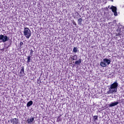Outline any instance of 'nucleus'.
Listing matches in <instances>:
<instances>
[{
	"mask_svg": "<svg viewBox=\"0 0 124 124\" xmlns=\"http://www.w3.org/2000/svg\"><path fill=\"white\" fill-rule=\"evenodd\" d=\"M118 82H114L113 83L109 85L108 88V91L107 92V94H114L117 93L118 91Z\"/></svg>",
	"mask_w": 124,
	"mask_h": 124,
	"instance_id": "f257e3e1",
	"label": "nucleus"
},
{
	"mask_svg": "<svg viewBox=\"0 0 124 124\" xmlns=\"http://www.w3.org/2000/svg\"><path fill=\"white\" fill-rule=\"evenodd\" d=\"M23 34L24 36L26 37V38L29 39V38H30L31 35V30H30L29 28L26 27L24 29Z\"/></svg>",
	"mask_w": 124,
	"mask_h": 124,
	"instance_id": "f03ea898",
	"label": "nucleus"
},
{
	"mask_svg": "<svg viewBox=\"0 0 124 124\" xmlns=\"http://www.w3.org/2000/svg\"><path fill=\"white\" fill-rule=\"evenodd\" d=\"M111 62V61L107 58L104 59L103 61L100 63V65L102 67H106L107 65H109Z\"/></svg>",
	"mask_w": 124,
	"mask_h": 124,
	"instance_id": "7ed1b4c3",
	"label": "nucleus"
},
{
	"mask_svg": "<svg viewBox=\"0 0 124 124\" xmlns=\"http://www.w3.org/2000/svg\"><path fill=\"white\" fill-rule=\"evenodd\" d=\"M9 38L7 37V36H4L2 34L0 35V40H2V42H6V41H8Z\"/></svg>",
	"mask_w": 124,
	"mask_h": 124,
	"instance_id": "20e7f679",
	"label": "nucleus"
},
{
	"mask_svg": "<svg viewBox=\"0 0 124 124\" xmlns=\"http://www.w3.org/2000/svg\"><path fill=\"white\" fill-rule=\"evenodd\" d=\"M110 9H111L112 12L114 13V16H118V13H117V7L114 6H111Z\"/></svg>",
	"mask_w": 124,
	"mask_h": 124,
	"instance_id": "39448f33",
	"label": "nucleus"
},
{
	"mask_svg": "<svg viewBox=\"0 0 124 124\" xmlns=\"http://www.w3.org/2000/svg\"><path fill=\"white\" fill-rule=\"evenodd\" d=\"M11 121L13 124H21L18 118H13L11 120Z\"/></svg>",
	"mask_w": 124,
	"mask_h": 124,
	"instance_id": "423d86ee",
	"label": "nucleus"
},
{
	"mask_svg": "<svg viewBox=\"0 0 124 124\" xmlns=\"http://www.w3.org/2000/svg\"><path fill=\"white\" fill-rule=\"evenodd\" d=\"M117 31L118 32V33L116 34V36H119V35H120V37H124V32H122V31H120L119 29L117 30Z\"/></svg>",
	"mask_w": 124,
	"mask_h": 124,
	"instance_id": "0eeeda50",
	"label": "nucleus"
},
{
	"mask_svg": "<svg viewBox=\"0 0 124 124\" xmlns=\"http://www.w3.org/2000/svg\"><path fill=\"white\" fill-rule=\"evenodd\" d=\"M27 122L28 124H34V117L31 118L30 119H27Z\"/></svg>",
	"mask_w": 124,
	"mask_h": 124,
	"instance_id": "6e6552de",
	"label": "nucleus"
},
{
	"mask_svg": "<svg viewBox=\"0 0 124 124\" xmlns=\"http://www.w3.org/2000/svg\"><path fill=\"white\" fill-rule=\"evenodd\" d=\"M119 104V102H116L114 103H112L111 104H109V107H113L114 106H116V105H118Z\"/></svg>",
	"mask_w": 124,
	"mask_h": 124,
	"instance_id": "1a4fd4ad",
	"label": "nucleus"
},
{
	"mask_svg": "<svg viewBox=\"0 0 124 124\" xmlns=\"http://www.w3.org/2000/svg\"><path fill=\"white\" fill-rule=\"evenodd\" d=\"M33 103V102H32V101H29L27 104V107H30V106H31V105H32Z\"/></svg>",
	"mask_w": 124,
	"mask_h": 124,
	"instance_id": "9d476101",
	"label": "nucleus"
},
{
	"mask_svg": "<svg viewBox=\"0 0 124 124\" xmlns=\"http://www.w3.org/2000/svg\"><path fill=\"white\" fill-rule=\"evenodd\" d=\"M20 74H25V68L24 66L21 67V70L20 72Z\"/></svg>",
	"mask_w": 124,
	"mask_h": 124,
	"instance_id": "9b49d317",
	"label": "nucleus"
},
{
	"mask_svg": "<svg viewBox=\"0 0 124 124\" xmlns=\"http://www.w3.org/2000/svg\"><path fill=\"white\" fill-rule=\"evenodd\" d=\"M77 58H78V57H77V55H76L73 56L71 58V59H72L73 61H76L77 60Z\"/></svg>",
	"mask_w": 124,
	"mask_h": 124,
	"instance_id": "f8f14e48",
	"label": "nucleus"
},
{
	"mask_svg": "<svg viewBox=\"0 0 124 124\" xmlns=\"http://www.w3.org/2000/svg\"><path fill=\"white\" fill-rule=\"evenodd\" d=\"M81 59H79V60H78L75 62V64L79 65L80 64V63H81Z\"/></svg>",
	"mask_w": 124,
	"mask_h": 124,
	"instance_id": "ddd939ff",
	"label": "nucleus"
},
{
	"mask_svg": "<svg viewBox=\"0 0 124 124\" xmlns=\"http://www.w3.org/2000/svg\"><path fill=\"white\" fill-rule=\"evenodd\" d=\"M82 18H79L78 19V25H82Z\"/></svg>",
	"mask_w": 124,
	"mask_h": 124,
	"instance_id": "4468645a",
	"label": "nucleus"
},
{
	"mask_svg": "<svg viewBox=\"0 0 124 124\" xmlns=\"http://www.w3.org/2000/svg\"><path fill=\"white\" fill-rule=\"evenodd\" d=\"M77 51H78V49L77 47H74L73 49V52H74V53H77Z\"/></svg>",
	"mask_w": 124,
	"mask_h": 124,
	"instance_id": "2eb2a0df",
	"label": "nucleus"
},
{
	"mask_svg": "<svg viewBox=\"0 0 124 124\" xmlns=\"http://www.w3.org/2000/svg\"><path fill=\"white\" fill-rule=\"evenodd\" d=\"M27 62L29 63V62H31V56H28L27 57Z\"/></svg>",
	"mask_w": 124,
	"mask_h": 124,
	"instance_id": "dca6fc26",
	"label": "nucleus"
},
{
	"mask_svg": "<svg viewBox=\"0 0 124 124\" xmlns=\"http://www.w3.org/2000/svg\"><path fill=\"white\" fill-rule=\"evenodd\" d=\"M94 121H97V119H98V117H97V116L96 115H95L93 117Z\"/></svg>",
	"mask_w": 124,
	"mask_h": 124,
	"instance_id": "f3484780",
	"label": "nucleus"
},
{
	"mask_svg": "<svg viewBox=\"0 0 124 124\" xmlns=\"http://www.w3.org/2000/svg\"><path fill=\"white\" fill-rule=\"evenodd\" d=\"M30 55L31 56H32V55H33V50H32V49L31 50Z\"/></svg>",
	"mask_w": 124,
	"mask_h": 124,
	"instance_id": "a211bd4d",
	"label": "nucleus"
},
{
	"mask_svg": "<svg viewBox=\"0 0 124 124\" xmlns=\"http://www.w3.org/2000/svg\"><path fill=\"white\" fill-rule=\"evenodd\" d=\"M96 2H97V3H100V2H101V1L100 0H95Z\"/></svg>",
	"mask_w": 124,
	"mask_h": 124,
	"instance_id": "6ab92c4d",
	"label": "nucleus"
},
{
	"mask_svg": "<svg viewBox=\"0 0 124 124\" xmlns=\"http://www.w3.org/2000/svg\"><path fill=\"white\" fill-rule=\"evenodd\" d=\"M23 44H24V43H23L22 42H21L20 43V46H23Z\"/></svg>",
	"mask_w": 124,
	"mask_h": 124,
	"instance_id": "aec40b11",
	"label": "nucleus"
},
{
	"mask_svg": "<svg viewBox=\"0 0 124 124\" xmlns=\"http://www.w3.org/2000/svg\"><path fill=\"white\" fill-rule=\"evenodd\" d=\"M73 25H74L75 26H76L77 24L75 22V21H73Z\"/></svg>",
	"mask_w": 124,
	"mask_h": 124,
	"instance_id": "412c9836",
	"label": "nucleus"
},
{
	"mask_svg": "<svg viewBox=\"0 0 124 124\" xmlns=\"http://www.w3.org/2000/svg\"><path fill=\"white\" fill-rule=\"evenodd\" d=\"M5 49V47H4L3 49H1V51H4V50Z\"/></svg>",
	"mask_w": 124,
	"mask_h": 124,
	"instance_id": "4be33fe9",
	"label": "nucleus"
},
{
	"mask_svg": "<svg viewBox=\"0 0 124 124\" xmlns=\"http://www.w3.org/2000/svg\"><path fill=\"white\" fill-rule=\"evenodd\" d=\"M122 41H124V39H123V40H122Z\"/></svg>",
	"mask_w": 124,
	"mask_h": 124,
	"instance_id": "5701e85b",
	"label": "nucleus"
},
{
	"mask_svg": "<svg viewBox=\"0 0 124 124\" xmlns=\"http://www.w3.org/2000/svg\"><path fill=\"white\" fill-rule=\"evenodd\" d=\"M7 48H8V47H7L6 48L7 49Z\"/></svg>",
	"mask_w": 124,
	"mask_h": 124,
	"instance_id": "b1692460",
	"label": "nucleus"
}]
</instances>
